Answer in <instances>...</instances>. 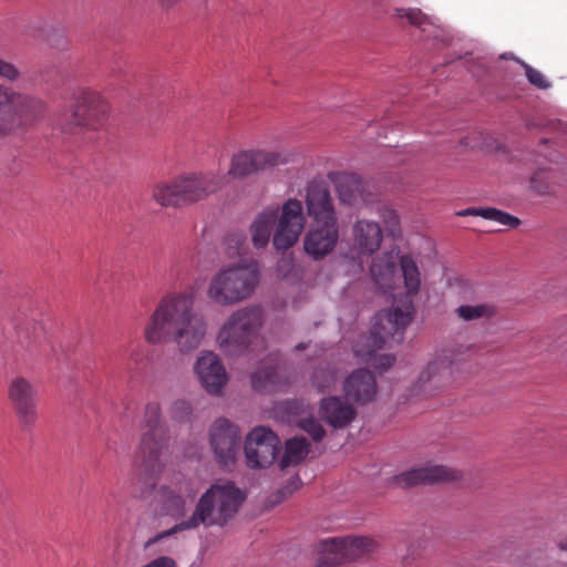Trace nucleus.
<instances>
[{
	"label": "nucleus",
	"instance_id": "f257e3e1",
	"mask_svg": "<svg viewBox=\"0 0 567 567\" xmlns=\"http://www.w3.org/2000/svg\"><path fill=\"white\" fill-rule=\"evenodd\" d=\"M206 331V322L194 311V296L172 291L155 305L143 327V338L151 346L173 340L181 352H190L200 346Z\"/></svg>",
	"mask_w": 567,
	"mask_h": 567
},
{
	"label": "nucleus",
	"instance_id": "f03ea898",
	"mask_svg": "<svg viewBox=\"0 0 567 567\" xmlns=\"http://www.w3.org/2000/svg\"><path fill=\"white\" fill-rule=\"evenodd\" d=\"M244 501L245 494L234 483H215L199 497L193 514L187 519L150 538L145 547L177 532L195 529L199 525L224 526L234 518Z\"/></svg>",
	"mask_w": 567,
	"mask_h": 567
},
{
	"label": "nucleus",
	"instance_id": "7ed1b4c3",
	"mask_svg": "<svg viewBox=\"0 0 567 567\" xmlns=\"http://www.w3.org/2000/svg\"><path fill=\"white\" fill-rule=\"evenodd\" d=\"M260 277V268L256 261L224 266L210 277L206 296L217 306H235L255 293Z\"/></svg>",
	"mask_w": 567,
	"mask_h": 567
},
{
	"label": "nucleus",
	"instance_id": "20e7f679",
	"mask_svg": "<svg viewBox=\"0 0 567 567\" xmlns=\"http://www.w3.org/2000/svg\"><path fill=\"white\" fill-rule=\"evenodd\" d=\"M109 113V103L99 92L78 87L72 92V102L61 115L59 125L70 134L97 131L105 125Z\"/></svg>",
	"mask_w": 567,
	"mask_h": 567
},
{
	"label": "nucleus",
	"instance_id": "39448f33",
	"mask_svg": "<svg viewBox=\"0 0 567 567\" xmlns=\"http://www.w3.org/2000/svg\"><path fill=\"white\" fill-rule=\"evenodd\" d=\"M264 324L259 307H245L234 311L220 327L216 341L226 354H238L257 339Z\"/></svg>",
	"mask_w": 567,
	"mask_h": 567
},
{
	"label": "nucleus",
	"instance_id": "423d86ee",
	"mask_svg": "<svg viewBox=\"0 0 567 567\" xmlns=\"http://www.w3.org/2000/svg\"><path fill=\"white\" fill-rule=\"evenodd\" d=\"M4 106L10 109L0 116V140L9 136L14 130L37 121L45 111V103L42 100L0 83V109Z\"/></svg>",
	"mask_w": 567,
	"mask_h": 567
},
{
	"label": "nucleus",
	"instance_id": "0eeeda50",
	"mask_svg": "<svg viewBox=\"0 0 567 567\" xmlns=\"http://www.w3.org/2000/svg\"><path fill=\"white\" fill-rule=\"evenodd\" d=\"M400 277L402 279L403 292L400 296V305L392 307L384 319L393 326L395 331L405 330L413 317L412 298L419 292L421 287V272L415 259L410 254L399 257Z\"/></svg>",
	"mask_w": 567,
	"mask_h": 567
},
{
	"label": "nucleus",
	"instance_id": "6e6552de",
	"mask_svg": "<svg viewBox=\"0 0 567 567\" xmlns=\"http://www.w3.org/2000/svg\"><path fill=\"white\" fill-rule=\"evenodd\" d=\"M383 317H378L377 322L373 324L369 334L360 336L359 339L353 344V352L357 358L361 361L370 364L379 372L386 371L391 368L395 362V357L393 354H379L377 355V350L381 349L385 342L389 334L394 339L395 334H399L398 341L402 340V331H395L391 323H388L389 327L383 324Z\"/></svg>",
	"mask_w": 567,
	"mask_h": 567
},
{
	"label": "nucleus",
	"instance_id": "1a4fd4ad",
	"mask_svg": "<svg viewBox=\"0 0 567 567\" xmlns=\"http://www.w3.org/2000/svg\"><path fill=\"white\" fill-rule=\"evenodd\" d=\"M286 163L287 157L277 151L261 148L238 150L230 156L228 171L224 172L226 185L229 178L244 179Z\"/></svg>",
	"mask_w": 567,
	"mask_h": 567
},
{
	"label": "nucleus",
	"instance_id": "9d476101",
	"mask_svg": "<svg viewBox=\"0 0 567 567\" xmlns=\"http://www.w3.org/2000/svg\"><path fill=\"white\" fill-rule=\"evenodd\" d=\"M8 400L18 422L31 429L39 420V394L35 384L23 375L13 377L8 383Z\"/></svg>",
	"mask_w": 567,
	"mask_h": 567
},
{
	"label": "nucleus",
	"instance_id": "9b49d317",
	"mask_svg": "<svg viewBox=\"0 0 567 567\" xmlns=\"http://www.w3.org/2000/svg\"><path fill=\"white\" fill-rule=\"evenodd\" d=\"M305 224L301 202L297 198L287 199L279 207L278 219L275 225L272 237L275 249L286 251L295 246L305 229Z\"/></svg>",
	"mask_w": 567,
	"mask_h": 567
},
{
	"label": "nucleus",
	"instance_id": "f8f14e48",
	"mask_svg": "<svg viewBox=\"0 0 567 567\" xmlns=\"http://www.w3.org/2000/svg\"><path fill=\"white\" fill-rule=\"evenodd\" d=\"M196 493L197 489L190 481L176 477L168 484L158 486L153 499L154 511L158 515L178 519L186 513V499L194 498Z\"/></svg>",
	"mask_w": 567,
	"mask_h": 567
},
{
	"label": "nucleus",
	"instance_id": "ddd939ff",
	"mask_svg": "<svg viewBox=\"0 0 567 567\" xmlns=\"http://www.w3.org/2000/svg\"><path fill=\"white\" fill-rule=\"evenodd\" d=\"M183 206L208 198L226 186V175L220 169L210 172H188L177 176Z\"/></svg>",
	"mask_w": 567,
	"mask_h": 567
},
{
	"label": "nucleus",
	"instance_id": "4468645a",
	"mask_svg": "<svg viewBox=\"0 0 567 567\" xmlns=\"http://www.w3.org/2000/svg\"><path fill=\"white\" fill-rule=\"evenodd\" d=\"M280 450L279 437L268 427L257 426L249 432L245 442L247 464L252 468L270 466Z\"/></svg>",
	"mask_w": 567,
	"mask_h": 567
},
{
	"label": "nucleus",
	"instance_id": "2eb2a0df",
	"mask_svg": "<svg viewBox=\"0 0 567 567\" xmlns=\"http://www.w3.org/2000/svg\"><path fill=\"white\" fill-rule=\"evenodd\" d=\"M210 445L221 466L234 465L240 441L239 430L227 419H217L210 427Z\"/></svg>",
	"mask_w": 567,
	"mask_h": 567
},
{
	"label": "nucleus",
	"instance_id": "dca6fc26",
	"mask_svg": "<svg viewBox=\"0 0 567 567\" xmlns=\"http://www.w3.org/2000/svg\"><path fill=\"white\" fill-rule=\"evenodd\" d=\"M338 223H311L303 238V249L315 260L330 255L339 241Z\"/></svg>",
	"mask_w": 567,
	"mask_h": 567
},
{
	"label": "nucleus",
	"instance_id": "f3484780",
	"mask_svg": "<svg viewBox=\"0 0 567 567\" xmlns=\"http://www.w3.org/2000/svg\"><path fill=\"white\" fill-rule=\"evenodd\" d=\"M145 423L148 429L142 435L141 451L143 457L155 461L167 447V439L161 423V406L157 402L146 404Z\"/></svg>",
	"mask_w": 567,
	"mask_h": 567
},
{
	"label": "nucleus",
	"instance_id": "a211bd4d",
	"mask_svg": "<svg viewBox=\"0 0 567 567\" xmlns=\"http://www.w3.org/2000/svg\"><path fill=\"white\" fill-rule=\"evenodd\" d=\"M194 369L200 384L209 394H219L228 382L223 362L212 351L202 352Z\"/></svg>",
	"mask_w": 567,
	"mask_h": 567
},
{
	"label": "nucleus",
	"instance_id": "6ab92c4d",
	"mask_svg": "<svg viewBox=\"0 0 567 567\" xmlns=\"http://www.w3.org/2000/svg\"><path fill=\"white\" fill-rule=\"evenodd\" d=\"M306 209L311 223H338L330 192L323 183L313 182L308 185Z\"/></svg>",
	"mask_w": 567,
	"mask_h": 567
},
{
	"label": "nucleus",
	"instance_id": "aec40b11",
	"mask_svg": "<svg viewBox=\"0 0 567 567\" xmlns=\"http://www.w3.org/2000/svg\"><path fill=\"white\" fill-rule=\"evenodd\" d=\"M341 204L350 207H362L370 204V194L367 184L355 174H330Z\"/></svg>",
	"mask_w": 567,
	"mask_h": 567
},
{
	"label": "nucleus",
	"instance_id": "412c9836",
	"mask_svg": "<svg viewBox=\"0 0 567 567\" xmlns=\"http://www.w3.org/2000/svg\"><path fill=\"white\" fill-rule=\"evenodd\" d=\"M383 241V231L379 223L358 219L351 227V243L359 256H371L377 252Z\"/></svg>",
	"mask_w": 567,
	"mask_h": 567
},
{
	"label": "nucleus",
	"instance_id": "4be33fe9",
	"mask_svg": "<svg viewBox=\"0 0 567 567\" xmlns=\"http://www.w3.org/2000/svg\"><path fill=\"white\" fill-rule=\"evenodd\" d=\"M458 477V473L453 468L443 465L426 464L400 474L396 481L403 486H415L455 481Z\"/></svg>",
	"mask_w": 567,
	"mask_h": 567
},
{
	"label": "nucleus",
	"instance_id": "5701e85b",
	"mask_svg": "<svg viewBox=\"0 0 567 567\" xmlns=\"http://www.w3.org/2000/svg\"><path fill=\"white\" fill-rule=\"evenodd\" d=\"M370 275L375 286L384 293H390L394 299L401 295L396 282L399 276L396 274L395 258L392 252H385L373 258Z\"/></svg>",
	"mask_w": 567,
	"mask_h": 567
},
{
	"label": "nucleus",
	"instance_id": "b1692460",
	"mask_svg": "<svg viewBox=\"0 0 567 567\" xmlns=\"http://www.w3.org/2000/svg\"><path fill=\"white\" fill-rule=\"evenodd\" d=\"M344 395L358 404L373 401L378 393L377 381L372 373L358 369L343 381Z\"/></svg>",
	"mask_w": 567,
	"mask_h": 567
},
{
	"label": "nucleus",
	"instance_id": "393cba45",
	"mask_svg": "<svg viewBox=\"0 0 567 567\" xmlns=\"http://www.w3.org/2000/svg\"><path fill=\"white\" fill-rule=\"evenodd\" d=\"M279 206L269 205L256 214L249 226L250 240L256 249L268 246L278 219Z\"/></svg>",
	"mask_w": 567,
	"mask_h": 567
},
{
	"label": "nucleus",
	"instance_id": "a878e982",
	"mask_svg": "<svg viewBox=\"0 0 567 567\" xmlns=\"http://www.w3.org/2000/svg\"><path fill=\"white\" fill-rule=\"evenodd\" d=\"M319 413L320 416L334 429L348 426L357 415L354 408L339 396L322 399Z\"/></svg>",
	"mask_w": 567,
	"mask_h": 567
},
{
	"label": "nucleus",
	"instance_id": "bb28decb",
	"mask_svg": "<svg viewBox=\"0 0 567 567\" xmlns=\"http://www.w3.org/2000/svg\"><path fill=\"white\" fill-rule=\"evenodd\" d=\"M152 198L161 207H183L178 177L156 183L152 189Z\"/></svg>",
	"mask_w": 567,
	"mask_h": 567
},
{
	"label": "nucleus",
	"instance_id": "cd10ccee",
	"mask_svg": "<svg viewBox=\"0 0 567 567\" xmlns=\"http://www.w3.org/2000/svg\"><path fill=\"white\" fill-rule=\"evenodd\" d=\"M317 563L320 566H331L343 563L342 537L326 538L315 547Z\"/></svg>",
	"mask_w": 567,
	"mask_h": 567
},
{
	"label": "nucleus",
	"instance_id": "c85d7f7f",
	"mask_svg": "<svg viewBox=\"0 0 567 567\" xmlns=\"http://www.w3.org/2000/svg\"><path fill=\"white\" fill-rule=\"evenodd\" d=\"M450 368V361L444 357H437L430 361L420 372L416 386L425 390L427 386L436 385L437 381Z\"/></svg>",
	"mask_w": 567,
	"mask_h": 567
},
{
	"label": "nucleus",
	"instance_id": "c756f323",
	"mask_svg": "<svg viewBox=\"0 0 567 567\" xmlns=\"http://www.w3.org/2000/svg\"><path fill=\"white\" fill-rule=\"evenodd\" d=\"M342 544L343 563L360 558L374 548V543L368 537H342Z\"/></svg>",
	"mask_w": 567,
	"mask_h": 567
},
{
	"label": "nucleus",
	"instance_id": "7c9ffc66",
	"mask_svg": "<svg viewBox=\"0 0 567 567\" xmlns=\"http://www.w3.org/2000/svg\"><path fill=\"white\" fill-rule=\"evenodd\" d=\"M309 449L305 439H290L286 442L284 456L280 461L282 468L299 464L308 454Z\"/></svg>",
	"mask_w": 567,
	"mask_h": 567
},
{
	"label": "nucleus",
	"instance_id": "2f4dec72",
	"mask_svg": "<svg viewBox=\"0 0 567 567\" xmlns=\"http://www.w3.org/2000/svg\"><path fill=\"white\" fill-rule=\"evenodd\" d=\"M338 379V370L334 367L324 365L315 371L311 383L313 388L323 393L332 391L337 385Z\"/></svg>",
	"mask_w": 567,
	"mask_h": 567
},
{
	"label": "nucleus",
	"instance_id": "473e14b6",
	"mask_svg": "<svg viewBox=\"0 0 567 567\" xmlns=\"http://www.w3.org/2000/svg\"><path fill=\"white\" fill-rule=\"evenodd\" d=\"M396 16L399 18H405L411 24L421 28L424 32L430 28H437L435 20L425 16L419 9H396Z\"/></svg>",
	"mask_w": 567,
	"mask_h": 567
},
{
	"label": "nucleus",
	"instance_id": "72a5a7b5",
	"mask_svg": "<svg viewBox=\"0 0 567 567\" xmlns=\"http://www.w3.org/2000/svg\"><path fill=\"white\" fill-rule=\"evenodd\" d=\"M493 312V308L487 305H463L455 309L456 316L464 321L491 317Z\"/></svg>",
	"mask_w": 567,
	"mask_h": 567
},
{
	"label": "nucleus",
	"instance_id": "f704fd0d",
	"mask_svg": "<svg viewBox=\"0 0 567 567\" xmlns=\"http://www.w3.org/2000/svg\"><path fill=\"white\" fill-rule=\"evenodd\" d=\"M380 217L384 225V230L391 237L401 236V225L399 214L391 207H384L380 212Z\"/></svg>",
	"mask_w": 567,
	"mask_h": 567
},
{
	"label": "nucleus",
	"instance_id": "c9c22d12",
	"mask_svg": "<svg viewBox=\"0 0 567 567\" xmlns=\"http://www.w3.org/2000/svg\"><path fill=\"white\" fill-rule=\"evenodd\" d=\"M483 218L511 228H516L520 224V220L517 217L496 208H486L483 214Z\"/></svg>",
	"mask_w": 567,
	"mask_h": 567
},
{
	"label": "nucleus",
	"instance_id": "e433bc0d",
	"mask_svg": "<svg viewBox=\"0 0 567 567\" xmlns=\"http://www.w3.org/2000/svg\"><path fill=\"white\" fill-rule=\"evenodd\" d=\"M0 79L16 83L22 79V71L14 62L3 59L0 55Z\"/></svg>",
	"mask_w": 567,
	"mask_h": 567
},
{
	"label": "nucleus",
	"instance_id": "4c0bfd02",
	"mask_svg": "<svg viewBox=\"0 0 567 567\" xmlns=\"http://www.w3.org/2000/svg\"><path fill=\"white\" fill-rule=\"evenodd\" d=\"M300 429L306 431L315 441H320L324 436L322 425L312 416L300 419L298 421Z\"/></svg>",
	"mask_w": 567,
	"mask_h": 567
},
{
	"label": "nucleus",
	"instance_id": "58836bf2",
	"mask_svg": "<svg viewBox=\"0 0 567 567\" xmlns=\"http://www.w3.org/2000/svg\"><path fill=\"white\" fill-rule=\"evenodd\" d=\"M275 372L272 370L258 371L251 375V385L257 391L267 390L274 384Z\"/></svg>",
	"mask_w": 567,
	"mask_h": 567
},
{
	"label": "nucleus",
	"instance_id": "ea45409f",
	"mask_svg": "<svg viewBox=\"0 0 567 567\" xmlns=\"http://www.w3.org/2000/svg\"><path fill=\"white\" fill-rule=\"evenodd\" d=\"M522 65L525 69L526 76L528 81L538 89H547L549 87V82L546 81L545 76L536 69L530 65L522 62Z\"/></svg>",
	"mask_w": 567,
	"mask_h": 567
},
{
	"label": "nucleus",
	"instance_id": "a19ab883",
	"mask_svg": "<svg viewBox=\"0 0 567 567\" xmlns=\"http://www.w3.org/2000/svg\"><path fill=\"white\" fill-rule=\"evenodd\" d=\"M172 416L178 421L189 419L192 414V406L189 402L184 400H177L172 405Z\"/></svg>",
	"mask_w": 567,
	"mask_h": 567
},
{
	"label": "nucleus",
	"instance_id": "79ce46f5",
	"mask_svg": "<svg viewBox=\"0 0 567 567\" xmlns=\"http://www.w3.org/2000/svg\"><path fill=\"white\" fill-rule=\"evenodd\" d=\"M485 210H486V208L470 207V208L457 212L456 215L457 216H480L483 218V214Z\"/></svg>",
	"mask_w": 567,
	"mask_h": 567
},
{
	"label": "nucleus",
	"instance_id": "37998d69",
	"mask_svg": "<svg viewBox=\"0 0 567 567\" xmlns=\"http://www.w3.org/2000/svg\"><path fill=\"white\" fill-rule=\"evenodd\" d=\"M182 0H157V3L158 6L163 9V10H171L173 9L175 6H177Z\"/></svg>",
	"mask_w": 567,
	"mask_h": 567
},
{
	"label": "nucleus",
	"instance_id": "c03bdc74",
	"mask_svg": "<svg viewBox=\"0 0 567 567\" xmlns=\"http://www.w3.org/2000/svg\"><path fill=\"white\" fill-rule=\"evenodd\" d=\"M558 547L559 549L567 551V539L559 542Z\"/></svg>",
	"mask_w": 567,
	"mask_h": 567
},
{
	"label": "nucleus",
	"instance_id": "a18cd8bd",
	"mask_svg": "<svg viewBox=\"0 0 567 567\" xmlns=\"http://www.w3.org/2000/svg\"><path fill=\"white\" fill-rule=\"evenodd\" d=\"M530 183H532L533 187L537 188V186L535 185V178L534 177L530 179Z\"/></svg>",
	"mask_w": 567,
	"mask_h": 567
}]
</instances>
